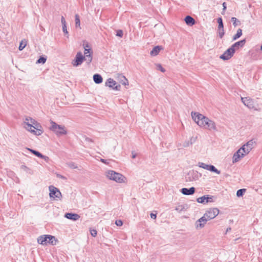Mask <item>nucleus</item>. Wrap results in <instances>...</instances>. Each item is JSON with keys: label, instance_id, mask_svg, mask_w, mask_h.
I'll list each match as a JSON object with an SVG mask.
<instances>
[{"label": "nucleus", "instance_id": "obj_1", "mask_svg": "<svg viewBox=\"0 0 262 262\" xmlns=\"http://www.w3.org/2000/svg\"><path fill=\"white\" fill-rule=\"evenodd\" d=\"M191 116L194 121L200 127L208 130H216L215 123L203 115L196 113L191 112Z\"/></svg>", "mask_w": 262, "mask_h": 262}, {"label": "nucleus", "instance_id": "obj_2", "mask_svg": "<svg viewBox=\"0 0 262 262\" xmlns=\"http://www.w3.org/2000/svg\"><path fill=\"white\" fill-rule=\"evenodd\" d=\"M37 242L39 244L45 245L50 244L52 245H56L58 240L55 236L51 235H42L39 236Z\"/></svg>", "mask_w": 262, "mask_h": 262}, {"label": "nucleus", "instance_id": "obj_3", "mask_svg": "<svg viewBox=\"0 0 262 262\" xmlns=\"http://www.w3.org/2000/svg\"><path fill=\"white\" fill-rule=\"evenodd\" d=\"M50 123L51 126L50 127V129L54 132L57 136H61L67 134V129L64 126L58 125L56 122L52 120L51 121Z\"/></svg>", "mask_w": 262, "mask_h": 262}, {"label": "nucleus", "instance_id": "obj_4", "mask_svg": "<svg viewBox=\"0 0 262 262\" xmlns=\"http://www.w3.org/2000/svg\"><path fill=\"white\" fill-rule=\"evenodd\" d=\"M105 176L110 180H113L117 183L124 182L125 178L122 174L115 172L114 170H108L105 172Z\"/></svg>", "mask_w": 262, "mask_h": 262}, {"label": "nucleus", "instance_id": "obj_5", "mask_svg": "<svg viewBox=\"0 0 262 262\" xmlns=\"http://www.w3.org/2000/svg\"><path fill=\"white\" fill-rule=\"evenodd\" d=\"M24 123L26 125L25 128L32 134L36 135L39 136L43 133L42 130L39 129V127L33 126L32 124H30L29 122H24Z\"/></svg>", "mask_w": 262, "mask_h": 262}, {"label": "nucleus", "instance_id": "obj_6", "mask_svg": "<svg viewBox=\"0 0 262 262\" xmlns=\"http://www.w3.org/2000/svg\"><path fill=\"white\" fill-rule=\"evenodd\" d=\"M219 213V210L217 208H210L206 211L204 215L209 221L215 217Z\"/></svg>", "mask_w": 262, "mask_h": 262}, {"label": "nucleus", "instance_id": "obj_7", "mask_svg": "<svg viewBox=\"0 0 262 262\" xmlns=\"http://www.w3.org/2000/svg\"><path fill=\"white\" fill-rule=\"evenodd\" d=\"M50 196L54 199H60L61 196V193L58 188L54 186H49Z\"/></svg>", "mask_w": 262, "mask_h": 262}, {"label": "nucleus", "instance_id": "obj_8", "mask_svg": "<svg viewBox=\"0 0 262 262\" xmlns=\"http://www.w3.org/2000/svg\"><path fill=\"white\" fill-rule=\"evenodd\" d=\"M84 59V57L82 53L79 52L76 55L75 59L72 61V63L74 67H78L82 64Z\"/></svg>", "mask_w": 262, "mask_h": 262}, {"label": "nucleus", "instance_id": "obj_9", "mask_svg": "<svg viewBox=\"0 0 262 262\" xmlns=\"http://www.w3.org/2000/svg\"><path fill=\"white\" fill-rule=\"evenodd\" d=\"M235 52L234 50L230 47L220 56V58L224 60H229L233 56Z\"/></svg>", "mask_w": 262, "mask_h": 262}, {"label": "nucleus", "instance_id": "obj_10", "mask_svg": "<svg viewBox=\"0 0 262 262\" xmlns=\"http://www.w3.org/2000/svg\"><path fill=\"white\" fill-rule=\"evenodd\" d=\"M214 197L210 195H204L203 196L198 198L196 201L199 203L206 204L214 202Z\"/></svg>", "mask_w": 262, "mask_h": 262}, {"label": "nucleus", "instance_id": "obj_11", "mask_svg": "<svg viewBox=\"0 0 262 262\" xmlns=\"http://www.w3.org/2000/svg\"><path fill=\"white\" fill-rule=\"evenodd\" d=\"M241 100L244 104L249 108L252 109L254 107V101L250 97H241Z\"/></svg>", "mask_w": 262, "mask_h": 262}, {"label": "nucleus", "instance_id": "obj_12", "mask_svg": "<svg viewBox=\"0 0 262 262\" xmlns=\"http://www.w3.org/2000/svg\"><path fill=\"white\" fill-rule=\"evenodd\" d=\"M116 82L112 78H108L105 82V85L116 90H119L120 89V85H116Z\"/></svg>", "mask_w": 262, "mask_h": 262}, {"label": "nucleus", "instance_id": "obj_13", "mask_svg": "<svg viewBox=\"0 0 262 262\" xmlns=\"http://www.w3.org/2000/svg\"><path fill=\"white\" fill-rule=\"evenodd\" d=\"M209 221L208 219L206 218V217L203 215L202 217L199 219L198 220L196 221L195 222V227L198 228H202L204 227L205 225L206 224V222Z\"/></svg>", "mask_w": 262, "mask_h": 262}, {"label": "nucleus", "instance_id": "obj_14", "mask_svg": "<svg viewBox=\"0 0 262 262\" xmlns=\"http://www.w3.org/2000/svg\"><path fill=\"white\" fill-rule=\"evenodd\" d=\"M83 56L85 60L90 63L92 60V51L91 48H85Z\"/></svg>", "mask_w": 262, "mask_h": 262}, {"label": "nucleus", "instance_id": "obj_15", "mask_svg": "<svg viewBox=\"0 0 262 262\" xmlns=\"http://www.w3.org/2000/svg\"><path fill=\"white\" fill-rule=\"evenodd\" d=\"M188 175H190L192 177V179L190 178H186L187 181H192L198 180L199 178L202 176L201 173H199L197 171H192L188 173Z\"/></svg>", "mask_w": 262, "mask_h": 262}, {"label": "nucleus", "instance_id": "obj_16", "mask_svg": "<svg viewBox=\"0 0 262 262\" xmlns=\"http://www.w3.org/2000/svg\"><path fill=\"white\" fill-rule=\"evenodd\" d=\"M195 188L193 187H190L189 188H183L181 189V192L186 195H192L194 194L195 192Z\"/></svg>", "mask_w": 262, "mask_h": 262}, {"label": "nucleus", "instance_id": "obj_17", "mask_svg": "<svg viewBox=\"0 0 262 262\" xmlns=\"http://www.w3.org/2000/svg\"><path fill=\"white\" fill-rule=\"evenodd\" d=\"M246 42V39H242L240 41H237L233 43L231 47L233 49L235 50L238 49L240 47L242 48L244 46L245 43Z\"/></svg>", "mask_w": 262, "mask_h": 262}, {"label": "nucleus", "instance_id": "obj_18", "mask_svg": "<svg viewBox=\"0 0 262 262\" xmlns=\"http://www.w3.org/2000/svg\"><path fill=\"white\" fill-rule=\"evenodd\" d=\"M64 217L74 221L78 220L80 218V216L78 214L74 213H66L64 214Z\"/></svg>", "mask_w": 262, "mask_h": 262}, {"label": "nucleus", "instance_id": "obj_19", "mask_svg": "<svg viewBox=\"0 0 262 262\" xmlns=\"http://www.w3.org/2000/svg\"><path fill=\"white\" fill-rule=\"evenodd\" d=\"M24 122H29L30 124H32L33 127L35 126L36 127H39L40 128H41V126L40 125L39 123L30 117H26Z\"/></svg>", "mask_w": 262, "mask_h": 262}, {"label": "nucleus", "instance_id": "obj_20", "mask_svg": "<svg viewBox=\"0 0 262 262\" xmlns=\"http://www.w3.org/2000/svg\"><path fill=\"white\" fill-rule=\"evenodd\" d=\"M255 143V142L253 140H251L243 146L246 148L247 152H250L253 148V146Z\"/></svg>", "mask_w": 262, "mask_h": 262}, {"label": "nucleus", "instance_id": "obj_21", "mask_svg": "<svg viewBox=\"0 0 262 262\" xmlns=\"http://www.w3.org/2000/svg\"><path fill=\"white\" fill-rule=\"evenodd\" d=\"M162 49H163V48L161 46H156L150 51V54L152 56H155L159 54V53Z\"/></svg>", "mask_w": 262, "mask_h": 262}, {"label": "nucleus", "instance_id": "obj_22", "mask_svg": "<svg viewBox=\"0 0 262 262\" xmlns=\"http://www.w3.org/2000/svg\"><path fill=\"white\" fill-rule=\"evenodd\" d=\"M184 20L186 24L190 26H193L195 23L194 19L189 15L186 16Z\"/></svg>", "mask_w": 262, "mask_h": 262}, {"label": "nucleus", "instance_id": "obj_23", "mask_svg": "<svg viewBox=\"0 0 262 262\" xmlns=\"http://www.w3.org/2000/svg\"><path fill=\"white\" fill-rule=\"evenodd\" d=\"M93 80L97 84L101 83L103 81L102 77L99 74H95L93 75Z\"/></svg>", "mask_w": 262, "mask_h": 262}, {"label": "nucleus", "instance_id": "obj_24", "mask_svg": "<svg viewBox=\"0 0 262 262\" xmlns=\"http://www.w3.org/2000/svg\"><path fill=\"white\" fill-rule=\"evenodd\" d=\"M187 209V206L186 205L179 204L176 206L175 210L178 212H181L183 211H185Z\"/></svg>", "mask_w": 262, "mask_h": 262}, {"label": "nucleus", "instance_id": "obj_25", "mask_svg": "<svg viewBox=\"0 0 262 262\" xmlns=\"http://www.w3.org/2000/svg\"><path fill=\"white\" fill-rule=\"evenodd\" d=\"M241 158H243V157H241L240 155L238 154V152H235L233 156L232 162L233 163L237 162Z\"/></svg>", "mask_w": 262, "mask_h": 262}, {"label": "nucleus", "instance_id": "obj_26", "mask_svg": "<svg viewBox=\"0 0 262 262\" xmlns=\"http://www.w3.org/2000/svg\"><path fill=\"white\" fill-rule=\"evenodd\" d=\"M242 35V30L238 29L236 33L233 37V40H235L239 38Z\"/></svg>", "mask_w": 262, "mask_h": 262}, {"label": "nucleus", "instance_id": "obj_27", "mask_svg": "<svg viewBox=\"0 0 262 262\" xmlns=\"http://www.w3.org/2000/svg\"><path fill=\"white\" fill-rule=\"evenodd\" d=\"M231 21L232 22L233 25L234 26V27H236V26L241 25L240 21L238 19H237L236 17H231Z\"/></svg>", "mask_w": 262, "mask_h": 262}, {"label": "nucleus", "instance_id": "obj_28", "mask_svg": "<svg viewBox=\"0 0 262 262\" xmlns=\"http://www.w3.org/2000/svg\"><path fill=\"white\" fill-rule=\"evenodd\" d=\"M208 170L211 171V172H215L218 174H220L221 173V171L220 170H219L218 169H217L214 166L212 165H209V169Z\"/></svg>", "mask_w": 262, "mask_h": 262}, {"label": "nucleus", "instance_id": "obj_29", "mask_svg": "<svg viewBox=\"0 0 262 262\" xmlns=\"http://www.w3.org/2000/svg\"><path fill=\"white\" fill-rule=\"evenodd\" d=\"M20 168L28 173L33 174V171L25 165H21Z\"/></svg>", "mask_w": 262, "mask_h": 262}, {"label": "nucleus", "instance_id": "obj_30", "mask_svg": "<svg viewBox=\"0 0 262 262\" xmlns=\"http://www.w3.org/2000/svg\"><path fill=\"white\" fill-rule=\"evenodd\" d=\"M217 31L219 37L222 38L225 34L224 27L217 28Z\"/></svg>", "mask_w": 262, "mask_h": 262}, {"label": "nucleus", "instance_id": "obj_31", "mask_svg": "<svg viewBox=\"0 0 262 262\" xmlns=\"http://www.w3.org/2000/svg\"><path fill=\"white\" fill-rule=\"evenodd\" d=\"M246 189L243 188L238 190L236 192V195L238 197H242L243 196L244 193L246 192Z\"/></svg>", "mask_w": 262, "mask_h": 262}, {"label": "nucleus", "instance_id": "obj_32", "mask_svg": "<svg viewBox=\"0 0 262 262\" xmlns=\"http://www.w3.org/2000/svg\"><path fill=\"white\" fill-rule=\"evenodd\" d=\"M27 45V41L25 40H21L20 42L18 49L20 51L23 50Z\"/></svg>", "mask_w": 262, "mask_h": 262}, {"label": "nucleus", "instance_id": "obj_33", "mask_svg": "<svg viewBox=\"0 0 262 262\" xmlns=\"http://www.w3.org/2000/svg\"><path fill=\"white\" fill-rule=\"evenodd\" d=\"M209 165H210L206 164L204 163L203 162H199V163H198V166L200 167H201V168H202L203 169H206V170H208L209 169Z\"/></svg>", "mask_w": 262, "mask_h": 262}, {"label": "nucleus", "instance_id": "obj_34", "mask_svg": "<svg viewBox=\"0 0 262 262\" xmlns=\"http://www.w3.org/2000/svg\"><path fill=\"white\" fill-rule=\"evenodd\" d=\"M47 60V58L43 56H40L37 60V63H45Z\"/></svg>", "mask_w": 262, "mask_h": 262}, {"label": "nucleus", "instance_id": "obj_35", "mask_svg": "<svg viewBox=\"0 0 262 262\" xmlns=\"http://www.w3.org/2000/svg\"><path fill=\"white\" fill-rule=\"evenodd\" d=\"M120 79L121 80V83L124 85H126L128 84V80L124 76H121Z\"/></svg>", "mask_w": 262, "mask_h": 262}, {"label": "nucleus", "instance_id": "obj_36", "mask_svg": "<svg viewBox=\"0 0 262 262\" xmlns=\"http://www.w3.org/2000/svg\"><path fill=\"white\" fill-rule=\"evenodd\" d=\"M34 155H35L36 156L39 157V158H40L41 159H43L45 160H46V159H48V157H46L45 156H43V155H42L40 152H39V151H36V152H35V154Z\"/></svg>", "mask_w": 262, "mask_h": 262}, {"label": "nucleus", "instance_id": "obj_37", "mask_svg": "<svg viewBox=\"0 0 262 262\" xmlns=\"http://www.w3.org/2000/svg\"><path fill=\"white\" fill-rule=\"evenodd\" d=\"M75 25L76 27H80V20L78 14L75 15Z\"/></svg>", "mask_w": 262, "mask_h": 262}, {"label": "nucleus", "instance_id": "obj_38", "mask_svg": "<svg viewBox=\"0 0 262 262\" xmlns=\"http://www.w3.org/2000/svg\"><path fill=\"white\" fill-rule=\"evenodd\" d=\"M217 22L219 24L217 28L224 27V24L223 23V19L222 17H219L217 19Z\"/></svg>", "mask_w": 262, "mask_h": 262}, {"label": "nucleus", "instance_id": "obj_39", "mask_svg": "<svg viewBox=\"0 0 262 262\" xmlns=\"http://www.w3.org/2000/svg\"><path fill=\"white\" fill-rule=\"evenodd\" d=\"M241 150H242V156H245V155H247L249 152H247L246 148H245V146H242V147L240 148Z\"/></svg>", "mask_w": 262, "mask_h": 262}, {"label": "nucleus", "instance_id": "obj_40", "mask_svg": "<svg viewBox=\"0 0 262 262\" xmlns=\"http://www.w3.org/2000/svg\"><path fill=\"white\" fill-rule=\"evenodd\" d=\"M68 166L70 168L72 169H75L77 168L76 164L73 162H70L68 163Z\"/></svg>", "mask_w": 262, "mask_h": 262}, {"label": "nucleus", "instance_id": "obj_41", "mask_svg": "<svg viewBox=\"0 0 262 262\" xmlns=\"http://www.w3.org/2000/svg\"><path fill=\"white\" fill-rule=\"evenodd\" d=\"M157 69L158 70H159V71H161L162 72H164L165 71V70L160 64H158L157 65Z\"/></svg>", "mask_w": 262, "mask_h": 262}, {"label": "nucleus", "instance_id": "obj_42", "mask_svg": "<svg viewBox=\"0 0 262 262\" xmlns=\"http://www.w3.org/2000/svg\"><path fill=\"white\" fill-rule=\"evenodd\" d=\"M90 233L92 236L95 237L97 235V232L95 229H92L90 230Z\"/></svg>", "mask_w": 262, "mask_h": 262}, {"label": "nucleus", "instance_id": "obj_43", "mask_svg": "<svg viewBox=\"0 0 262 262\" xmlns=\"http://www.w3.org/2000/svg\"><path fill=\"white\" fill-rule=\"evenodd\" d=\"M192 142L191 141H185L183 144L184 147H188L190 144H192Z\"/></svg>", "mask_w": 262, "mask_h": 262}, {"label": "nucleus", "instance_id": "obj_44", "mask_svg": "<svg viewBox=\"0 0 262 262\" xmlns=\"http://www.w3.org/2000/svg\"><path fill=\"white\" fill-rule=\"evenodd\" d=\"M115 224L118 226H121L123 225V222L120 220H116Z\"/></svg>", "mask_w": 262, "mask_h": 262}, {"label": "nucleus", "instance_id": "obj_45", "mask_svg": "<svg viewBox=\"0 0 262 262\" xmlns=\"http://www.w3.org/2000/svg\"><path fill=\"white\" fill-rule=\"evenodd\" d=\"M62 31L64 32V33L65 34V35L68 34V32L67 31V25H64L62 26Z\"/></svg>", "mask_w": 262, "mask_h": 262}, {"label": "nucleus", "instance_id": "obj_46", "mask_svg": "<svg viewBox=\"0 0 262 262\" xmlns=\"http://www.w3.org/2000/svg\"><path fill=\"white\" fill-rule=\"evenodd\" d=\"M116 35L117 36L122 37V36H123V32H122V31L121 30H117Z\"/></svg>", "mask_w": 262, "mask_h": 262}, {"label": "nucleus", "instance_id": "obj_47", "mask_svg": "<svg viewBox=\"0 0 262 262\" xmlns=\"http://www.w3.org/2000/svg\"><path fill=\"white\" fill-rule=\"evenodd\" d=\"M83 48L84 49V50H85V48H91L90 46L89 45L88 42H86V41H84L83 42Z\"/></svg>", "mask_w": 262, "mask_h": 262}, {"label": "nucleus", "instance_id": "obj_48", "mask_svg": "<svg viewBox=\"0 0 262 262\" xmlns=\"http://www.w3.org/2000/svg\"><path fill=\"white\" fill-rule=\"evenodd\" d=\"M223 11H222V14H224L226 10V8H227L226 4L225 2H224L223 3Z\"/></svg>", "mask_w": 262, "mask_h": 262}, {"label": "nucleus", "instance_id": "obj_49", "mask_svg": "<svg viewBox=\"0 0 262 262\" xmlns=\"http://www.w3.org/2000/svg\"><path fill=\"white\" fill-rule=\"evenodd\" d=\"M61 24H62V25H66V19L64 18V17L63 16H62L61 18Z\"/></svg>", "mask_w": 262, "mask_h": 262}, {"label": "nucleus", "instance_id": "obj_50", "mask_svg": "<svg viewBox=\"0 0 262 262\" xmlns=\"http://www.w3.org/2000/svg\"><path fill=\"white\" fill-rule=\"evenodd\" d=\"M57 177L58 178H60V179H63V180H66L67 178L66 177L61 175V174H57Z\"/></svg>", "mask_w": 262, "mask_h": 262}, {"label": "nucleus", "instance_id": "obj_51", "mask_svg": "<svg viewBox=\"0 0 262 262\" xmlns=\"http://www.w3.org/2000/svg\"><path fill=\"white\" fill-rule=\"evenodd\" d=\"M150 215L151 218H152L153 219H156L157 217V214L155 213H151Z\"/></svg>", "mask_w": 262, "mask_h": 262}, {"label": "nucleus", "instance_id": "obj_52", "mask_svg": "<svg viewBox=\"0 0 262 262\" xmlns=\"http://www.w3.org/2000/svg\"><path fill=\"white\" fill-rule=\"evenodd\" d=\"M26 149L29 150V151H30V152H31L33 155L35 154V152L36 151L35 150H34V149H31V148H26Z\"/></svg>", "mask_w": 262, "mask_h": 262}, {"label": "nucleus", "instance_id": "obj_53", "mask_svg": "<svg viewBox=\"0 0 262 262\" xmlns=\"http://www.w3.org/2000/svg\"><path fill=\"white\" fill-rule=\"evenodd\" d=\"M236 152H238V154L239 155H240L241 157H244V156H242V154L243 152H242V150H241V149L239 148Z\"/></svg>", "mask_w": 262, "mask_h": 262}, {"label": "nucleus", "instance_id": "obj_54", "mask_svg": "<svg viewBox=\"0 0 262 262\" xmlns=\"http://www.w3.org/2000/svg\"><path fill=\"white\" fill-rule=\"evenodd\" d=\"M100 161L105 164L108 163V162H107V160L105 159H101Z\"/></svg>", "mask_w": 262, "mask_h": 262}, {"label": "nucleus", "instance_id": "obj_55", "mask_svg": "<svg viewBox=\"0 0 262 262\" xmlns=\"http://www.w3.org/2000/svg\"><path fill=\"white\" fill-rule=\"evenodd\" d=\"M136 157V154H134L133 152H132V158L133 159L135 158Z\"/></svg>", "mask_w": 262, "mask_h": 262}, {"label": "nucleus", "instance_id": "obj_56", "mask_svg": "<svg viewBox=\"0 0 262 262\" xmlns=\"http://www.w3.org/2000/svg\"><path fill=\"white\" fill-rule=\"evenodd\" d=\"M230 230H231V228H228L227 229V231H226L228 232Z\"/></svg>", "mask_w": 262, "mask_h": 262}, {"label": "nucleus", "instance_id": "obj_57", "mask_svg": "<svg viewBox=\"0 0 262 262\" xmlns=\"http://www.w3.org/2000/svg\"><path fill=\"white\" fill-rule=\"evenodd\" d=\"M260 50L262 51V44H261V46L260 47Z\"/></svg>", "mask_w": 262, "mask_h": 262}]
</instances>
